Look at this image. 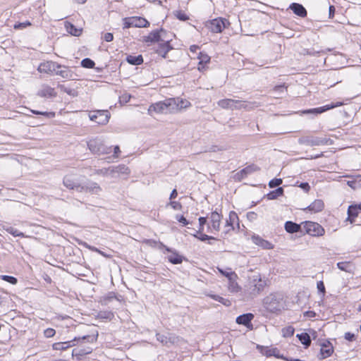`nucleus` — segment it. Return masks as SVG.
I'll return each mask as SVG.
<instances>
[{
    "instance_id": "1",
    "label": "nucleus",
    "mask_w": 361,
    "mask_h": 361,
    "mask_svg": "<svg viewBox=\"0 0 361 361\" xmlns=\"http://www.w3.org/2000/svg\"><path fill=\"white\" fill-rule=\"evenodd\" d=\"M63 184L68 189L74 190L78 192H85L98 195L102 191L98 183L92 181L80 183L75 176L69 174L63 177Z\"/></svg>"
},
{
    "instance_id": "2",
    "label": "nucleus",
    "mask_w": 361,
    "mask_h": 361,
    "mask_svg": "<svg viewBox=\"0 0 361 361\" xmlns=\"http://www.w3.org/2000/svg\"><path fill=\"white\" fill-rule=\"evenodd\" d=\"M264 307L270 312L276 313L283 308V298L277 293L267 296L263 300Z\"/></svg>"
},
{
    "instance_id": "3",
    "label": "nucleus",
    "mask_w": 361,
    "mask_h": 361,
    "mask_svg": "<svg viewBox=\"0 0 361 361\" xmlns=\"http://www.w3.org/2000/svg\"><path fill=\"white\" fill-rule=\"evenodd\" d=\"M176 106L174 98H169L163 102L152 104L149 108V111H154L159 114L174 113Z\"/></svg>"
},
{
    "instance_id": "4",
    "label": "nucleus",
    "mask_w": 361,
    "mask_h": 361,
    "mask_svg": "<svg viewBox=\"0 0 361 361\" xmlns=\"http://www.w3.org/2000/svg\"><path fill=\"white\" fill-rule=\"evenodd\" d=\"M87 145L90 152L94 154L102 155L111 152V147L106 145L103 140L98 137L90 139Z\"/></svg>"
},
{
    "instance_id": "5",
    "label": "nucleus",
    "mask_w": 361,
    "mask_h": 361,
    "mask_svg": "<svg viewBox=\"0 0 361 361\" xmlns=\"http://www.w3.org/2000/svg\"><path fill=\"white\" fill-rule=\"evenodd\" d=\"M298 142L300 145L310 147L331 144V140L329 138L314 136H302L298 139Z\"/></svg>"
},
{
    "instance_id": "6",
    "label": "nucleus",
    "mask_w": 361,
    "mask_h": 361,
    "mask_svg": "<svg viewBox=\"0 0 361 361\" xmlns=\"http://www.w3.org/2000/svg\"><path fill=\"white\" fill-rule=\"evenodd\" d=\"M82 339L83 341H87V342H94V341H96V338H94L93 336L87 335L84 336L82 337L79 338H74L71 341H66V342H58L53 344L52 347L54 350H66V349L74 346L75 345V341L78 340Z\"/></svg>"
},
{
    "instance_id": "7",
    "label": "nucleus",
    "mask_w": 361,
    "mask_h": 361,
    "mask_svg": "<svg viewBox=\"0 0 361 361\" xmlns=\"http://www.w3.org/2000/svg\"><path fill=\"white\" fill-rule=\"evenodd\" d=\"M229 22L226 18H217L206 23V27L214 33H220L228 25Z\"/></svg>"
},
{
    "instance_id": "8",
    "label": "nucleus",
    "mask_w": 361,
    "mask_h": 361,
    "mask_svg": "<svg viewBox=\"0 0 361 361\" xmlns=\"http://www.w3.org/2000/svg\"><path fill=\"white\" fill-rule=\"evenodd\" d=\"M302 232L312 235V236H322L324 233V228L316 222L305 221L302 223Z\"/></svg>"
},
{
    "instance_id": "9",
    "label": "nucleus",
    "mask_w": 361,
    "mask_h": 361,
    "mask_svg": "<svg viewBox=\"0 0 361 361\" xmlns=\"http://www.w3.org/2000/svg\"><path fill=\"white\" fill-rule=\"evenodd\" d=\"M111 114L108 110H97L90 113V119L99 125H106L110 118Z\"/></svg>"
},
{
    "instance_id": "10",
    "label": "nucleus",
    "mask_w": 361,
    "mask_h": 361,
    "mask_svg": "<svg viewBox=\"0 0 361 361\" xmlns=\"http://www.w3.org/2000/svg\"><path fill=\"white\" fill-rule=\"evenodd\" d=\"M218 104L223 109H240L247 108V104H245L242 101L232 99H221L218 102Z\"/></svg>"
},
{
    "instance_id": "11",
    "label": "nucleus",
    "mask_w": 361,
    "mask_h": 361,
    "mask_svg": "<svg viewBox=\"0 0 361 361\" xmlns=\"http://www.w3.org/2000/svg\"><path fill=\"white\" fill-rule=\"evenodd\" d=\"M159 248L164 249L166 252L171 253L167 257L169 262L171 264H179L183 262L184 257L179 255L177 250L167 247L161 242H159Z\"/></svg>"
},
{
    "instance_id": "12",
    "label": "nucleus",
    "mask_w": 361,
    "mask_h": 361,
    "mask_svg": "<svg viewBox=\"0 0 361 361\" xmlns=\"http://www.w3.org/2000/svg\"><path fill=\"white\" fill-rule=\"evenodd\" d=\"M59 67H61V64L52 61H47L39 63L37 71L39 73L53 75Z\"/></svg>"
},
{
    "instance_id": "13",
    "label": "nucleus",
    "mask_w": 361,
    "mask_h": 361,
    "mask_svg": "<svg viewBox=\"0 0 361 361\" xmlns=\"http://www.w3.org/2000/svg\"><path fill=\"white\" fill-rule=\"evenodd\" d=\"M172 39H163V42H159L157 47L154 48V51L163 58H166V55L169 51L173 49L171 45V41Z\"/></svg>"
},
{
    "instance_id": "14",
    "label": "nucleus",
    "mask_w": 361,
    "mask_h": 361,
    "mask_svg": "<svg viewBox=\"0 0 361 361\" xmlns=\"http://www.w3.org/2000/svg\"><path fill=\"white\" fill-rule=\"evenodd\" d=\"M156 338L157 340L159 341L163 345L167 347H169L178 341V337L172 334L164 335L160 333H157Z\"/></svg>"
},
{
    "instance_id": "15",
    "label": "nucleus",
    "mask_w": 361,
    "mask_h": 361,
    "mask_svg": "<svg viewBox=\"0 0 361 361\" xmlns=\"http://www.w3.org/2000/svg\"><path fill=\"white\" fill-rule=\"evenodd\" d=\"M258 170H259V168L256 165H249L243 169L242 170H240V171H238V173H236L235 175L234 176V178L238 181H240L241 180L247 177L248 175Z\"/></svg>"
},
{
    "instance_id": "16",
    "label": "nucleus",
    "mask_w": 361,
    "mask_h": 361,
    "mask_svg": "<svg viewBox=\"0 0 361 361\" xmlns=\"http://www.w3.org/2000/svg\"><path fill=\"white\" fill-rule=\"evenodd\" d=\"M334 352V348L329 341L323 342L321 344L320 353L318 355L319 360H323L330 357Z\"/></svg>"
},
{
    "instance_id": "17",
    "label": "nucleus",
    "mask_w": 361,
    "mask_h": 361,
    "mask_svg": "<svg viewBox=\"0 0 361 361\" xmlns=\"http://www.w3.org/2000/svg\"><path fill=\"white\" fill-rule=\"evenodd\" d=\"M56 75H59L64 79L67 80H74V73L71 71V69L66 66L61 65V67L57 68L56 72L54 73Z\"/></svg>"
},
{
    "instance_id": "18",
    "label": "nucleus",
    "mask_w": 361,
    "mask_h": 361,
    "mask_svg": "<svg viewBox=\"0 0 361 361\" xmlns=\"http://www.w3.org/2000/svg\"><path fill=\"white\" fill-rule=\"evenodd\" d=\"M160 32H165V30L163 28H161L159 30L157 29V30H152L151 32H149V34L147 36L144 37V42L146 43H148V42L159 43L161 38V33Z\"/></svg>"
},
{
    "instance_id": "19",
    "label": "nucleus",
    "mask_w": 361,
    "mask_h": 361,
    "mask_svg": "<svg viewBox=\"0 0 361 361\" xmlns=\"http://www.w3.org/2000/svg\"><path fill=\"white\" fill-rule=\"evenodd\" d=\"M360 212H361V203L350 205L348 208L347 221H349L350 224H353Z\"/></svg>"
},
{
    "instance_id": "20",
    "label": "nucleus",
    "mask_w": 361,
    "mask_h": 361,
    "mask_svg": "<svg viewBox=\"0 0 361 361\" xmlns=\"http://www.w3.org/2000/svg\"><path fill=\"white\" fill-rule=\"evenodd\" d=\"M254 318V314L252 313H245L237 317L235 322L238 324L243 325L247 328L252 326V320Z\"/></svg>"
},
{
    "instance_id": "21",
    "label": "nucleus",
    "mask_w": 361,
    "mask_h": 361,
    "mask_svg": "<svg viewBox=\"0 0 361 361\" xmlns=\"http://www.w3.org/2000/svg\"><path fill=\"white\" fill-rule=\"evenodd\" d=\"M339 105H340V104H338V103L336 104H326L323 106L307 109V110L304 111L303 113L306 114H313L317 115V114H322V113H324L329 109H331L334 107H337Z\"/></svg>"
},
{
    "instance_id": "22",
    "label": "nucleus",
    "mask_w": 361,
    "mask_h": 361,
    "mask_svg": "<svg viewBox=\"0 0 361 361\" xmlns=\"http://www.w3.org/2000/svg\"><path fill=\"white\" fill-rule=\"evenodd\" d=\"M252 283H253L252 294H258L264 290L266 286L265 281H262L259 276H255Z\"/></svg>"
},
{
    "instance_id": "23",
    "label": "nucleus",
    "mask_w": 361,
    "mask_h": 361,
    "mask_svg": "<svg viewBox=\"0 0 361 361\" xmlns=\"http://www.w3.org/2000/svg\"><path fill=\"white\" fill-rule=\"evenodd\" d=\"M261 353L267 357L274 356L276 358L283 360L284 356L280 354L279 350L277 348H268L261 347Z\"/></svg>"
},
{
    "instance_id": "24",
    "label": "nucleus",
    "mask_w": 361,
    "mask_h": 361,
    "mask_svg": "<svg viewBox=\"0 0 361 361\" xmlns=\"http://www.w3.org/2000/svg\"><path fill=\"white\" fill-rule=\"evenodd\" d=\"M285 230L289 233H295L298 232L302 233V224H298L293 221H288L284 225Z\"/></svg>"
},
{
    "instance_id": "25",
    "label": "nucleus",
    "mask_w": 361,
    "mask_h": 361,
    "mask_svg": "<svg viewBox=\"0 0 361 361\" xmlns=\"http://www.w3.org/2000/svg\"><path fill=\"white\" fill-rule=\"evenodd\" d=\"M222 219V215L219 214L216 211L212 212L210 215V220L212 228L215 231H219L220 223Z\"/></svg>"
},
{
    "instance_id": "26",
    "label": "nucleus",
    "mask_w": 361,
    "mask_h": 361,
    "mask_svg": "<svg viewBox=\"0 0 361 361\" xmlns=\"http://www.w3.org/2000/svg\"><path fill=\"white\" fill-rule=\"evenodd\" d=\"M290 9H291L293 11V12L301 17V18H305L307 16V10L305 9V8L300 4H298V3H292L290 6H289Z\"/></svg>"
},
{
    "instance_id": "27",
    "label": "nucleus",
    "mask_w": 361,
    "mask_h": 361,
    "mask_svg": "<svg viewBox=\"0 0 361 361\" xmlns=\"http://www.w3.org/2000/svg\"><path fill=\"white\" fill-rule=\"evenodd\" d=\"M252 240L255 245L260 246L261 247H262L264 249L270 250L274 247L273 245L270 242L262 238L259 235H254L252 237Z\"/></svg>"
},
{
    "instance_id": "28",
    "label": "nucleus",
    "mask_w": 361,
    "mask_h": 361,
    "mask_svg": "<svg viewBox=\"0 0 361 361\" xmlns=\"http://www.w3.org/2000/svg\"><path fill=\"white\" fill-rule=\"evenodd\" d=\"M237 214L233 211L230 212L228 219H226L225 224V227H229L230 228L224 231V233L227 234L230 230H234L233 224L235 221H238V226H239Z\"/></svg>"
},
{
    "instance_id": "29",
    "label": "nucleus",
    "mask_w": 361,
    "mask_h": 361,
    "mask_svg": "<svg viewBox=\"0 0 361 361\" xmlns=\"http://www.w3.org/2000/svg\"><path fill=\"white\" fill-rule=\"evenodd\" d=\"M37 95L41 97H54L56 96V92L54 88L45 85L38 91Z\"/></svg>"
},
{
    "instance_id": "30",
    "label": "nucleus",
    "mask_w": 361,
    "mask_h": 361,
    "mask_svg": "<svg viewBox=\"0 0 361 361\" xmlns=\"http://www.w3.org/2000/svg\"><path fill=\"white\" fill-rule=\"evenodd\" d=\"M110 168V176L114 177V174L117 173H128L129 169L125 165H118L117 166H111Z\"/></svg>"
},
{
    "instance_id": "31",
    "label": "nucleus",
    "mask_w": 361,
    "mask_h": 361,
    "mask_svg": "<svg viewBox=\"0 0 361 361\" xmlns=\"http://www.w3.org/2000/svg\"><path fill=\"white\" fill-rule=\"evenodd\" d=\"M324 207V204L322 200H315L307 209L316 213L321 212Z\"/></svg>"
},
{
    "instance_id": "32",
    "label": "nucleus",
    "mask_w": 361,
    "mask_h": 361,
    "mask_svg": "<svg viewBox=\"0 0 361 361\" xmlns=\"http://www.w3.org/2000/svg\"><path fill=\"white\" fill-rule=\"evenodd\" d=\"M296 337L299 339L300 343L305 346V348H308L311 344V337L307 333L298 334Z\"/></svg>"
},
{
    "instance_id": "33",
    "label": "nucleus",
    "mask_w": 361,
    "mask_h": 361,
    "mask_svg": "<svg viewBox=\"0 0 361 361\" xmlns=\"http://www.w3.org/2000/svg\"><path fill=\"white\" fill-rule=\"evenodd\" d=\"M65 27L66 29V31L71 34V35L78 37L82 34V29L77 28L76 26H75L71 23H66Z\"/></svg>"
},
{
    "instance_id": "34",
    "label": "nucleus",
    "mask_w": 361,
    "mask_h": 361,
    "mask_svg": "<svg viewBox=\"0 0 361 361\" xmlns=\"http://www.w3.org/2000/svg\"><path fill=\"white\" fill-rule=\"evenodd\" d=\"M126 61L130 65H140L143 63V57L141 54L137 56L128 55L126 56Z\"/></svg>"
},
{
    "instance_id": "35",
    "label": "nucleus",
    "mask_w": 361,
    "mask_h": 361,
    "mask_svg": "<svg viewBox=\"0 0 361 361\" xmlns=\"http://www.w3.org/2000/svg\"><path fill=\"white\" fill-rule=\"evenodd\" d=\"M284 190L282 187H278L276 190L270 191L267 194L268 200H273L277 199L279 197L283 196Z\"/></svg>"
},
{
    "instance_id": "36",
    "label": "nucleus",
    "mask_w": 361,
    "mask_h": 361,
    "mask_svg": "<svg viewBox=\"0 0 361 361\" xmlns=\"http://www.w3.org/2000/svg\"><path fill=\"white\" fill-rule=\"evenodd\" d=\"M174 99L176 100V105L177 106L176 108V112L191 106L190 102L186 99H183L179 97L174 98Z\"/></svg>"
},
{
    "instance_id": "37",
    "label": "nucleus",
    "mask_w": 361,
    "mask_h": 361,
    "mask_svg": "<svg viewBox=\"0 0 361 361\" xmlns=\"http://www.w3.org/2000/svg\"><path fill=\"white\" fill-rule=\"evenodd\" d=\"M337 267L343 271L347 273H353V269L350 262H341L337 263Z\"/></svg>"
},
{
    "instance_id": "38",
    "label": "nucleus",
    "mask_w": 361,
    "mask_h": 361,
    "mask_svg": "<svg viewBox=\"0 0 361 361\" xmlns=\"http://www.w3.org/2000/svg\"><path fill=\"white\" fill-rule=\"evenodd\" d=\"M208 296L212 298L213 300L221 302L226 307H230L231 305V301L227 298H224L215 294H209Z\"/></svg>"
},
{
    "instance_id": "39",
    "label": "nucleus",
    "mask_w": 361,
    "mask_h": 361,
    "mask_svg": "<svg viewBox=\"0 0 361 361\" xmlns=\"http://www.w3.org/2000/svg\"><path fill=\"white\" fill-rule=\"evenodd\" d=\"M135 27H147L149 26V23L142 17L135 16Z\"/></svg>"
},
{
    "instance_id": "40",
    "label": "nucleus",
    "mask_w": 361,
    "mask_h": 361,
    "mask_svg": "<svg viewBox=\"0 0 361 361\" xmlns=\"http://www.w3.org/2000/svg\"><path fill=\"white\" fill-rule=\"evenodd\" d=\"M219 271L224 276H226L228 281L237 279V274L231 271V269H228V271L224 270L223 269L218 268Z\"/></svg>"
},
{
    "instance_id": "41",
    "label": "nucleus",
    "mask_w": 361,
    "mask_h": 361,
    "mask_svg": "<svg viewBox=\"0 0 361 361\" xmlns=\"http://www.w3.org/2000/svg\"><path fill=\"white\" fill-rule=\"evenodd\" d=\"M4 229L7 231L8 233H9L10 234H11L12 235H13L14 237H24V234L23 233L19 231L18 229L12 227V226H4Z\"/></svg>"
},
{
    "instance_id": "42",
    "label": "nucleus",
    "mask_w": 361,
    "mask_h": 361,
    "mask_svg": "<svg viewBox=\"0 0 361 361\" xmlns=\"http://www.w3.org/2000/svg\"><path fill=\"white\" fill-rule=\"evenodd\" d=\"M92 172L90 173V176H92L93 175H99V176H109L110 175V168H103L101 169H91Z\"/></svg>"
},
{
    "instance_id": "43",
    "label": "nucleus",
    "mask_w": 361,
    "mask_h": 361,
    "mask_svg": "<svg viewBox=\"0 0 361 361\" xmlns=\"http://www.w3.org/2000/svg\"><path fill=\"white\" fill-rule=\"evenodd\" d=\"M193 236L198 238L200 241H202V242H204L206 240H209L208 241V243L209 244H212V242H210V240H216V238L213 237V236H210V235H208L207 234H203V233H195V234H193Z\"/></svg>"
},
{
    "instance_id": "44",
    "label": "nucleus",
    "mask_w": 361,
    "mask_h": 361,
    "mask_svg": "<svg viewBox=\"0 0 361 361\" xmlns=\"http://www.w3.org/2000/svg\"><path fill=\"white\" fill-rule=\"evenodd\" d=\"M198 59H200L199 67H198L199 70H200L202 68H203L204 64H206L210 61V57L207 54H202V52L200 53Z\"/></svg>"
},
{
    "instance_id": "45",
    "label": "nucleus",
    "mask_w": 361,
    "mask_h": 361,
    "mask_svg": "<svg viewBox=\"0 0 361 361\" xmlns=\"http://www.w3.org/2000/svg\"><path fill=\"white\" fill-rule=\"evenodd\" d=\"M81 66L85 68H93L95 63L90 58H85L80 62Z\"/></svg>"
},
{
    "instance_id": "46",
    "label": "nucleus",
    "mask_w": 361,
    "mask_h": 361,
    "mask_svg": "<svg viewBox=\"0 0 361 361\" xmlns=\"http://www.w3.org/2000/svg\"><path fill=\"white\" fill-rule=\"evenodd\" d=\"M58 88L61 92H64L67 93L68 95H71L72 97H76L78 95V93L75 90L68 88L63 85H59Z\"/></svg>"
},
{
    "instance_id": "47",
    "label": "nucleus",
    "mask_w": 361,
    "mask_h": 361,
    "mask_svg": "<svg viewBox=\"0 0 361 361\" xmlns=\"http://www.w3.org/2000/svg\"><path fill=\"white\" fill-rule=\"evenodd\" d=\"M30 111L35 114V115H40V116H45L46 118H54L55 116V113L54 112H48V111H37V110H32V109H30Z\"/></svg>"
},
{
    "instance_id": "48",
    "label": "nucleus",
    "mask_w": 361,
    "mask_h": 361,
    "mask_svg": "<svg viewBox=\"0 0 361 361\" xmlns=\"http://www.w3.org/2000/svg\"><path fill=\"white\" fill-rule=\"evenodd\" d=\"M32 23L29 20H26L23 23H16L13 25L15 30H23L27 27L31 26Z\"/></svg>"
},
{
    "instance_id": "49",
    "label": "nucleus",
    "mask_w": 361,
    "mask_h": 361,
    "mask_svg": "<svg viewBox=\"0 0 361 361\" xmlns=\"http://www.w3.org/2000/svg\"><path fill=\"white\" fill-rule=\"evenodd\" d=\"M283 335L284 337H290L293 336L295 329L293 326H289L282 329Z\"/></svg>"
},
{
    "instance_id": "50",
    "label": "nucleus",
    "mask_w": 361,
    "mask_h": 361,
    "mask_svg": "<svg viewBox=\"0 0 361 361\" xmlns=\"http://www.w3.org/2000/svg\"><path fill=\"white\" fill-rule=\"evenodd\" d=\"M124 21V27L123 28H129L131 27H135V16L131 18H125L123 19Z\"/></svg>"
},
{
    "instance_id": "51",
    "label": "nucleus",
    "mask_w": 361,
    "mask_h": 361,
    "mask_svg": "<svg viewBox=\"0 0 361 361\" xmlns=\"http://www.w3.org/2000/svg\"><path fill=\"white\" fill-rule=\"evenodd\" d=\"M199 221V230L197 231V233H201L204 231V226L207 222V217L200 216L198 219Z\"/></svg>"
},
{
    "instance_id": "52",
    "label": "nucleus",
    "mask_w": 361,
    "mask_h": 361,
    "mask_svg": "<svg viewBox=\"0 0 361 361\" xmlns=\"http://www.w3.org/2000/svg\"><path fill=\"white\" fill-rule=\"evenodd\" d=\"M282 183H283V180L281 178H275L269 182V186L271 188H274L276 187L278 188V187H279L280 185L282 184Z\"/></svg>"
},
{
    "instance_id": "53",
    "label": "nucleus",
    "mask_w": 361,
    "mask_h": 361,
    "mask_svg": "<svg viewBox=\"0 0 361 361\" xmlns=\"http://www.w3.org/2000/svg\"><path fill=\"white\" fill-rule=\"evenodd\" d=\"M1 277L2 280L10 283L11 284L15 285L18 283V279L13 276L2 275Z\"/></svg>"
},
{
    "instance_id": "54",
    "label": "nucleus",
    "mask_w": 361,
    "mask_h": 361,
    "mask_svg": "<svg viewBox=\"0 0 361 361\" xmlns=\"http://www.w3.org/2000/svg\"><path fill=\"white\" fill-rule=\"evenodd\" d=\"M175 16L180 20L185 21L189 19V17L182 11H176Z\"/></svg>"
},
{
    "instance_id": "55",
    "label": "nucleus",
    "mask_w": 361,
    "mask_h": 361,
    "mask_svg": "<svg viewBox=\"0 0 361 361\" xmlns=\"http://www.w3.org/2000/svg\"><path fill=\"white\" fill-rule=\"evenodd\" d=\"M229 290L232 292H238L240 288L238 283L235 282V279H233L232 281H229Z\"/></svg>"
},
{
    "instance_id": "56",
    "label": "nucleus",
    "mask_w": 361,
    "mask_h": 361,
    "mask_svg": "<svg viewBox=\"0 0 361 361\" xmlns=\"http://www.w3.org/2000/svg\"><path fill=\"white\" fill-rule=\"evenodd\" d=\"M176 219L183 226H187L190 224V221L186 219V218L183 215L177 214L176 216Z\"/></svg>"
},
{
    "instance_id": "57",
    "label": "nucleus",
    "mask_w": 361,
    "mask_h": 361,
    "mask_svg": "<svg viewBox=\"0 0 361 361\" xmlns=\"http://www.w3.org/2000/svg\"><path fill=\"white\" fill-rule=\"evenodd\" d=\"M317 288L318 292L319 293L322 294V295L324 296L326 293V289H325L324 283L322 281H319L317 282Z\"/></svg>"
},
{
    "instance_id": "58",
    "label": "nucleus",
    "mask_w": 361,
    "mask_h": 361,
    "mask_svg": "<svg viewBox=\"0 0 361 361\" xmlns=\"http://www.w3.org/2000/svg\"><path fill=\"white\" fill-rule=\"evenodd\" d=\"M56 334V331L52 328H47L44 331V335L46 338H51Z\"/></svg>"
},
{
    "instance_id": "59",
    "label": "nucleus",
    "mask_w": 361,
    "mask_h": 361,
    "mask_svg": "<svg viewBox=\"0 0 361 361\" xmlns=\"http://www.w3.org/2000/svg\"><path fill=\"white\" fill-rule=\"evenodd\" d=\"M169 204L174 210H181L183 208L182 204L179 202L171 201Z\"/></svg>"
},
{
    "instance_id": "60",
    "label": "nucleus",
    "mask_w": 361,
    "mask_h": 361,
    "mask_svg": "<svg viewBox=\"0 0 361 361\" xmlns=\"http://www.w3.org/2000/svg\"><path fill=\"white\" fill-rule=\"evenodd\" d=\"M131 98L130 94L125 93L119 97L120 102L127 103Z\"/></svg>"
},
{
    "instance_id": "61",
    "label": "nucleus",
    "mask_w": 361,
    "mask_h": 361,
    "mask_svg": "<svg viewBox=\"0 0 361 361\" xmlns=\"http://www.w3.org/2000/svg\"><path fill=\"white\" fill-rule=\"evenodd\" d=\"M344 338L348 341H353L355 340V335L350 332H346L344 335Z\"/></svg>"
},
{
    "instance_id": "62",
    "label": "nucleus",
    "mask_w": 361,
    "mask_h": 361,
    "mask_svg": "<svg viewBox=\"0 0 361 361\" xmlns=\"http://www.w3.org/2000/svg\"><path fill=\"white\" fill-rule=\"evenodd\" d=\"M88 353L87 352H84L81 350H79L78 348H74L73 350H72V355L73 356H78V355H85V354H87Z\"/></svg>"
},
{
    "instance_id": "63",
    "label": "nucleus",
    "mask_w": 361,
    "mask_h": 361,
    "mask_svg": "<svg viewBox=\"0 0 361 361\" xmlns=\"http://www.w3.org/2000/svg\"><path fill=\"white\" fill-rule=\"evenodd\" d=\"M103 39L106 41V42H111L113 39H114V35L111 32H106L103 37Z\"/></svg>"
},
{
    "instance_id": "64",
    "label": "nucleus",
    "mask_w": 361,
    "mask_h": 361,
    "mask_svg": "<svg viewBox=\"0 0 361 361\" xmlns=\"http://www.w3.org/2000/svg\"><path fill=\"white\" fill-rule=\"evenodd\" d=\"M257 214L254 212H250L247 214V217L250 221H253L257 219Z\"/></svg>"
}]
</instances>
